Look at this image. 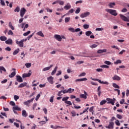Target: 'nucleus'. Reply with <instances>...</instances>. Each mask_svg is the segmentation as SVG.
Returning <instances> with one entry per match:
<instances>
[{
	"instance_id": "5701e85b",
	"label": "nucleus",
	"mask_w": 129,
	"mask_h": 129,
	"mask_svg": "<svg viewBox=\"0 0 129 129\" xmlns=\"http://www.w3.org/2000/svg\"><path fill=\"white\" fill-rule=\"evenodd\" d=\"M13 110H18L19 111H21L22 109L20 107H19V106H16L13 107Z\"/></svg>"
},
{
	"instance_id": "c756f323",
	"label": "nucleus",
	"mask_w": 129,
	"mask_h": 129,
	"mask_svg": "<svg viewBox=\"0 0 129 129\" xmlns=\"http://www.w3.org/2000/svg\"><path fill=\"white\" fill-rule=\"evenodd\" d=\"M9 27L11 29V30H15V27L12 25V22H10L9 23Z\"/></svg>"
},
{
	"instance_id": "aec40b11",
	"label": "nucleus",
	"mask_w": 129,
	"mask_h": 129,
	"mask_svg": "<svg viewBox=\"0 0 129 129\" xmlns=\"http://www.w3.org/2000/svg\"><path fill=\"white\" fill-rule=\"evenodd\" d=\"M22 116H24V117H27L28 116V113H27V111H26V110H22Z\"/></svg>"
},
{
	"instance_id": "cd10ccee",
	"label": "nucleus",
	"mask_w": 129,
	"mask_h": 129,
	"mask_svg": "<svg viewBox=\"0 0 129 129\" xmlns=\"http://www.w3.org/2000/svg\"><path fill=\"white\" fill-rule=\"evenodd\" d=\"M7 37L5 36H2L0 37L1 41H7Z\"/></svg>"
},
{
	"instance_id": "37998d69",
	"label": "nucleus",
	"mask_w": 129,
	"mask_h": 129,
	"mask_svg": "<svg viewBox=\"0 0 129 129\" xmlns=\"http://www.w3.org/2000/svg\"><path fill=\"white\" fill-rule=\"evenodd\" d=\"M70 21V17H66L64 19L65 23H68Z\"/></svg>"
},
{
	"instance_id": "4c0bfd02",
	"label": "nucleus",
	"mask_w": 129,
	"mask_h": 129,
	"mask_svg": "<svg viewBox=\"0 0 129 129\" xmlns=\"http://www.w3.org/2000/svg\"><path fill=\"white\" fill-rule=\"evenodd\" d=\"M25 66L27 68H30L31 66H32V63H25Z\"/></svg>"
},
{
	"instance_id": "6e6552de",
	"label": "nucleus",
	"mask_w": 129,
	"mask_h": 129,
	"mask_svg": "<svg viewBox=\"0 0 129 129\" xmlns=\"http://www.w3.org/2000/svg\"><path fill=\"white\" fill-rule=\"evenodd\" d=\"M25 14H26V9L22 8L20 10V17L23 18L25 16Z\"/></svg>"
},
{
	"instance_id": "a19ab883",
	"label": "nucleus",
	"mask_w": 129,
	"mask_h": 129,
	"mask_svg": "<svg viewBox=\"0 0 129 129\" xmlns=\"http://www.w3.org/2000/svg\"><path fill=\"white\" fill-rule=\"evenodd\" d=\"M63 91V90H61V91H59L57 93V96H62L63 94H62V92Z\"/></svg>"
},
{
	"instance_id": "69168bd1",
	"label": "nucleus",
	"mask_w": 129,
	"mask_h": 129,
	"mask_svg": "<svg viewBox=\"0 0 129 129\" xmlns=\"http://www.w3.org/2000/svg\"><path fill=\"white\" fill-rule=\"evenodd\" d=\"M122 13H126V12H127V9H126V8H123L122 10H121Z\"/></svg>"
},
{
	"instance_id": "c9c22d12",
	"label": "nucleus",
	"mask_w": 129,
	"mask_h": 129,
	"mask_svg": "<svg viewBox=\"0 0 129 129\" xmlns=\"http://www.w3.org/2000/svg\"><path fill=\"white\" fill-rule=\"evenodd\" d=\"M20 7H19V6H17V7H16V8L14 10V12H15V13H19V12H20Z\"/></svg>"
},
{
	"instance_id": "ddd939ff",
	"label": "nucleus",
	"mask_w": 129,
	"mask_h": 129,
	"mask_svg": "<svg viewBox=\"0 0 129 129\" xmlns=\"http://www.w3.org/2000/svg\"><path fill=\"white\" fill-rule=\"evenodd\" d=\"M113 80H116L117 81H119L121 79L120 77H119L118 76L115 75L113 77H112Z\"/></svg>"
},
{
	"instance_id": "6ab92c4d",
	"label": "nucleus",
	"mask_w": 129,
	"mask_h": 129,
	"mask_svg": "<svg viewBox=\"0 0 129 129\" xmlns=\"http://www.w3.org/2000/svg\"><path fill=\"white\" fill-rule=\"evenodd\" d=\"M64 9L66 11H68V10L71 9V5L69 3H68L66 6H65L64 7Z\"/></svg>"
},
{
	"instance_id": "bb28decb",
	"label": "nucleus",
	"mask_w": 129,
	"mask_h": 129,
	"mask_svg": "<svg viewBox=\"0 0 129 129\" xmlns=\"http://www.w3.org/2000/svg\"><path fill=\"white\" fill-rule=\"evenodd\" d=\"M57 69H58V67H55L51 73V75H54L55 73H56L57 72Z\"/></svg>"
},
{
	"instance_id": "2f4dec72",
	"label": "nucleus",
	"mask_w": 129,
	"mask_h": 129,
	"mask_svg": "<svg viewBox=\"0 0 129 129\" xmlns=\"http://www.w3.org/2000/svg\"><path fill=\"white\" fill-rule=\"evenodd\" d=\"M50 127L51 128H54V129H57V128L59 127L60 128H63L64 127L61 126H57L56 127H54L53 125H51Z\"/></svg>"
},
{
	"instance_id": "3c124183",
	"label": "nucleus",
	"mask_w": 129,
	"mask_h": 129,
	"mask_svg": "<svg viewBox=\"0 0 129 129\" xmlns=\"http://www.w3.org/2000/svg\"><path fill=\"white\" fill-rule=\"evenodd\" d=\"M104 63L106 64V65H111V62L107 60L105 61Z\"/></svg>"
},
{
	"instance_id": "c03bdc74",
	"label": "nucleus",
	"mask_w": 129,
	"mask_h": 129,
	"mask_svg": "<svg viewBox=\"0 0 129 129\" xmlns=\"http://www.w3.org/2000/svg\"><path fill=\"white\" fill-rule=\"evenodd\" d=\"M116 117L117 118H118V119H122V115H120V114H117L116 115Z\"/></svg>"
},
{
	"instance_id": "e433bc0d",
	"label": "nucleus",
	"mask_w": 129,
	"mask_h": 129,
	"mask_svg": "<svg viewBox=\"0 0 129 129\" xmlns=\"http://www.w3.org/2000/svg\"><path fill=\"white\" fill-rule=\"evenodd\" d=\"M73 13H74V9H71L70 11H69V12L67 14V15H70V14H73Z\"/></svg>"
},
{
	"instance_id": "774afa93",
	"label": "nucleus",
	"mask_w": 129,
	"mask_h": 129,
	"mask_svg": "<svg viewBox=\"0 0 129 129\" xmlns=\"http://www.w3.org/2000/svg\"><path fill=\"white\" fill-rule=\"evenodd\" d=\"M95 30L96 31H103V28H97Z\"/></svg>"
},
{
	"instance_id": "4468645a",
	"label": "nucleus",
	"mask_w": 129,
	"mask_h": 129,
	"mask_svg": "<svg viewBox=\"0 0 129 129\" xmlns=\"http://www.w3.org/2000/svg\"><path fill=\"white\" fill-rule=\"evenodd\" d=\"M16 80L18 81V82H23V78H22V77L20 76H16Z\"/></svg>"
},
{
	"instance_id": "e2e57ef3",
	"label": "nucleus",
	"mask_w": 129,
	"mask_h": 129,
	"mask_svg": "<svg viewBox=\"0 0 129 129\" xmlns=\"http://www.w3.org/2000/svg\"><path fill=\"white\" fill-rule=\"evenodd\" d=\"M71 113L72 114V116H73V117L76 116V112H75V111H73L71 112Z\"/></svg>"
},
{
	"instance_id": "864d4df0",
	"label": "nucleus",
	"mask_w": 129,
	"mask_h": 129,
	"mask_svg": "<svg viewBox=\"0 0 129 129\" xmlns=\"http://www.w3.org/2000/svg\"><path fill=\"white\" fill-rule=\"evenodd\" d=\"M101 68L108 69V68H109V66L106 65V64H104V65L101 66Z\"/></svg>"
},
{
	"instance_id": "4d7b16f0",
	"label": "nucleus",
	"mask_w": 129,
	"mask_h": 129,
	"mask_svg": "<svg viewBox=\"0 0 129 129\" xmlns=\"http://www.w3.org/2000/svg\"><path fill=\"white\" fill-rule=\"evenodd\" d=\"M46 11L47 13H53V10L52 9H50L49 8H46Z\"/></svg>"
},
{
	"instance_id": "ea45409f",
	"label": "nucleus",
	"mask_w": 129,
	"mask_h": 129,
	"mask_svg": "<svg viewBox=\"0 0 129 129\" xmlns=\"http://www.w3.org/2000/svg\"><path fill=\"white\" fill-rule=\"evenodd\" d=\"M81 11V9H80V8H78L76 10L75 14H79Z\"/></svg>"
},
{
	"instance_id": "f257e3e1",
	"label": "nucleus",
	"mask_w": 129,
	"mask_h": 129,
	"mask_svg": "<svg viewBox=\"0 0 129 129\" xmlns=\"http://www.w3.org/2000/svg\"><path fill=\"white\" fill-rule=\"evenodd\" d=\"M26 41L27 39H23L20 41H18V40H16V43L17 45H18L19 47H20V48H23V47H24V42H26Z\"/></svg>"
},
{
	"instance_id": "72a5a7b5",
	"label": "nucleus",
	"mask_w": 129,
	"mask_h": 129,
	"mask_svg": "<svg viewBox=\"0 0 129 129\" xmlns=\"http://www.w3.org/2000/svg\"><path fill=\"white\" fill-rule=\"evenodd\" d=\"M91 34H92V32L91 31L86 32V36H87L88 37H89Z\"/></svg>"
},
{
	"instance_id": "13d9d810",
	"label": "nucleus",
	"mask_w": 129,
	"mask_h": 129,
	"mask_svg": "<svg viewBox=\"0 0 129 129\" xmlns=\"http://www.w3.org/2000/svg\"><path fill=\"white\" fill-rule=\"evenodd\" d=\"M1 4L2 6H6V4L5 3V1L4 0H1Z\"/></svg>"
},
{
	"instance_id": "58836bf2",
	"label": "nucleus",
	"mask_w": 129,
	"mask_h": 129,
	"mask_svg": "<svg viewBox=\"0 0 129 129\" xmlns=\"http://www.w3.org/2000/svg\"><path fill=\"white\" fill-rule=\"evenodd\" d=\"M113 6H115V3H110L109 4V8H110L111 9L113 8Z\"/></svg>"
},
{
	"instance_id": "680f3d73",
	"label": "nucleus",
	"mask_w": 129,
	"mask_h": 129,
	"mask_svg": "<svg viewBox=\"0 0 129 129\" xmlns=\"http://www.w3.org/2000/svg\"><path fill=\"white\" fill-rule=\"evenodd\" d=\"M65 103H66L67 104H68L69 105H72V103L71 102V101H67Z\"/></svg>"
},
{
	"instance_id": "2eb2a0df",
	"label": "nucleus",
	"mask_w": 129,
	"mask_h": 129,
	"mask_svg": "<svg viewBox=\"0 0 129 129\" xmlns=\"http://www.w3.org/2000/svg\"><path fill=\"white\" fill-rule=\"evenodd\" d=\"M13 70H14V72H13V73H12L11 74V75H9V77L10 78H13V77L16 76V69H13Z\"/></svg>"
},
{
	"instance_id": "412c9836",
	"label": "nucleus",
	"mask_w": 129,
	"mask_h": 129,
	"mask_svg": "<svg viewBox=\"0 0 129 129\" xmlns=\"http://www.w3.org/2000/svg\"><path fill=\"white\" fill-rule=\"evenodd\" d=\"M25 86H27V83H26V82L21 83V84L18 86V88H22V87H25Z\"/></svg>"
},
{
	"instance_id": "338daca9",
	"label": "nucleus",
	"mask_w": 129,
	"mask_h": 129,
	"mask_svg": "<svg viewBox=\"0 0 129 129\" xmlns=\"http://www.w3.org/2000/svg\"><path fill=\"white\" fill-rule=\"evenodd\" d=\"M5 50H6V51H11L12 50V49L10 47H6V48H5Z\"/></svg>"
},
{
	"instance_id": "79ce46f5",
	"label": "nucleus",
	"mask_w": 129,
	"mask_h": 129,
	"mask_svg": "<svg viewBox=\"0 0 129 129\" xmlns=\"http://www.w3.org/2000/svg\"><path fill=\"white\" fill-rule=\"evenodd\" d=\"M69 31L72 32V33H75V29L74 28H69Z\"/></svg>"
},
{
	"instance_id": "20e7f679",
	"label": "nucleus",
	"mask_w": 129,
	"mask_h": 129,
	"mask_svg": "<svg viewBox=\"0 0 129 129\" xmlns=\"http://www.w3.org/2000/svg\"><path fill=\"white\" fill-rule=\"evenodd\" d=\"M91 79H92V80H93L94 81H98V82L99 83H101V84H106V85H108V82H107L101 81V80L98 79H93L92 78H91Z\"/></svg>"
},
{
	"instance_id": "a18cd8bd",
	"label": "nucleus",
	"mask_w": 129,
	"mask_h": 129,
	"mask_svg": "<svg viewBox=\"0 0 129 129\" xmlns=\"http://www.w3.org/2000/svg\"><path fill=\"white\" fill-rule=\"evenodd\" d=\"M83 28H84V29H88L89 28V25L84 24L83 25Z\"/></svg>"
},
{
	"instance_id": "423d86ee",
	"label": "nucleus",
	"mask_w": 129,
	"mask_h": 129,
	"mask_svg": "<svg viewBox=\"0 0 129 129\" xmlns=\"http://www.w3.org/2000/svg\"><path fill=\"white\" fill-rule=\"evenodd\" d=\"M90 15V12H87L81 14L80 15V17L83 19V18H86Z\"/></svg>"
},
{
	"instance_id": "a878e982",
	"label": "nucleus",
	"mask_w": 129,
	"mask_h": 129,
	"mask_svg": "<svg viewBox=\"0 0 129 129\" xmlns=\"http://www.w3.org/2000/svg\"><path fill=\"white\" fill-rule=\"evenodd\" d=\"M19 52H20V48H17L13 52V54L15 56V55H17Z\"/></svg>"
},
{
	"instance_id": "0eeeda50",
	"label": "nucleus",
	"mask_w": 129,
	"mask_h": 129,
	"mask_svg": "<svg viewBox=\"0 0 129 129\" xmlns=\"http://www.w3.org/2000/svg\"><path fill=\"white\" fill-rule=\"evenodd\" d=\"M34 99H35V98L31 99V100H28L27 101L24 102L23 104H24V105H26V106H29V104H30L31 102H33V101H34Z\"/></svg>"
},
{
	"instance_id": "393cba45",
	"label": "nucleus",
	"mask_w": 129,
	"mask_h": 129,
	"mask_svg": "<svg viewBox=\"0 0 129 129\" xmlns=\"http://www.w3.org/2000/svg\"><path fill=\"white\" fill-rule=\"evenodd\" d=\"M105 52H106V49H100L97 51V53L98 54H100L101 53H105Z\"/></svg>"
},
{
	"instance_id": "f3484780",
	"label": "nucleus",
	"mask_w": 129,
	"mask_h": 129,
	"mask_svg": "<svg viewBox=\"0 0 129 129\" xmlns=\"http://www.w3.org/2000/svg\"><path fill=\"white\" fill-rule=\"evenodd\" d=\"M32 75L31 73H29L28 74L24 73L22 75L23 78H26V77H30Z\"/></svg>"
},
{
	"instance_id": "9d476101",
	"label": "nucleus",
	"mask_w": 129,
	"mask_h": 129,
	"mask_svg": "<svg viewBox=\"0 0 129 129\" xmlns=\"http://www.w3.org/2000/svg\"><path fill=\"white\" fill-rule=\"evenodd\" d=\"M84 94H81L80 95V97H81V98H84V99H86L87 98V93L86 92V91H84Z\"/></svg>"
},
{
	"instance_id": "4be33fe9",
	"label": "nucleus",
	"mask_w": 129,
	"mask_h": 129,
	"mask_svg": "<svg viewBox=\"0 0 129 129\" xmlns=\"http://www.w3.org/2000/svg\"><path fill=\"white\" fill-rule=\"evenodd\" d=\"M52 66H53V64H51L49 67L44 68L43 69V71H48V70H50V69L52 68Z\"/></svg>"
},
{
	"instance_id": "39448f33",
	"label": "nucleus",
	"mask_w": 129,
	"mask_h": 129,
	"mask_svg": "<svg viewBox=\"0 0 129 129\" xmlns=\"http://www.w3.org/2000/svg\"><path fill=\"white\" fill-rule=\"evenodd\" d=\"M119 17L122 21H124V22H129L128 18L125 17V16H124L122 14H120Z\"/></svg>"
},
{
	"instance_id": "0e129e2a",
	"label": "nucleus",
	"mask_w": 129,
	"mask_h": 129,
	"mask_svg": "<svg viewBox=\"0 0 129 129\" xmlns=\"http://www.w3.org/2000/svg\"><path fill=\"white\" fill-rule=\"evenodd\" d=\"M84 63V61H78L77 62V64H78L79 65H80V64H83Z\"/></svg>"
},
{
	"instance_id": "8fccbe9b",
	"label": "nucleus",
	"mask_w": 129,
	"mask_h": 129,
	"mask_svg": "<svg viewBox=\"0 0 129 129\" xmlns=\"http://www.w3.org/2000/svg\"><path fill=\"white\" fill-rule=\"evenodd\" d=\"M31 33V31H28L27 32H25L23 34V36H28V35H29Z\"/></svg>"
},
{
	"instance_id": "6e6d98bb",
	"label": "nucleus",
	"mask_w": 129,
	"mask_h": 129,
	"mask_svg": "<svg viewBox=\"0 0 129 129\" xmlns=\"http://www.w3.org/2000/svg\"><path fill=\"white\" fill-rule=\"evenodd\" d=\"M8 34L11 35V36H13V35H14V33L13 32V31L12 30H9L8 32Z\"/></svg>"
},
{
	"instance_id": "9b49d317",
	"label": "nucleus",
	"mask_w": 129,
	"mask_h": 129,
	"mask_svg": "<svg viewBox=\"0 0 129 129\" xmlns=\"http://www.w3.org/2000/svg\"><path fill=\"white\" fill-rule=\"evenodd\" d=\"M114 123L113 122H110L108 126H106V128L112 129L113 128V125Z\"/></svg>"
},
{
	"instance_id": "09e8293b",
	"label": "nucleus",
	"mask_w": 129,
	"mask_h": 129,
	"mask_svg": "<svg viewBox=\"0 0 129 129\" xmlns=\"http://www.w3.org/2000/svg\"><path fill=\"white\" fill-rule=\"evenodd\" d=\"M0 70L4 71V72H7V70L4 67H0Z\"/></svg>"
},
{
	"instance_id": "de8ad7c7",
	"label": "nucleus",
	"mask_w": 129,
	"mask_h": 129,
	"mask_svg": "<svg viewBox=\"0 0 129 129\" xmlns=\"http://www.w3.org/2000/svg\"><path fill=\"white\" fill-rule=\"evenodd\" d=\"M121 60L118 59L114 62V64H121Z\"/></svg>"
},
{
	"instance_id": "5fc2aeb1",
	"label": "nucleus",
	"mask_w": 129,
	"mask_h": 129,
	"mask_svg": "<svg viewBox=\"0 0 129 129\" xmlns=\"http://www.w3.org/2000/svg\"><path fill=\"white\" fill-rule=\"evenodd\" d=\"M14 98L15 100L16 101H17V100H18V99H19V98H20V97H19V96H18V95H15L14 97Z\"/></svg>"
},
{
	"instance_id": "c85d7f7f",
	"label": "nucleus",
	"mask_w": 129,
	"mask_h": 129,
	"mask_svg": "<svg viewBox=\"0 0 129 129\" xmlns=\"http://www.w3.org/2000/svg\"><path fill=\"white\" fill-rule=\"evenodd\" d=\"M75 90L74 89L69 88L68 89V93H72V92H74Z\"/></svg>"
},
{
	"instance_id": "f8f14e48",
	"label": "nucleus",
	"mask_w": 129,
	"mask_h": 129,
	"mask_svg": "<svg viewBox=\"0 0 129 129\" xmlns=\"http://www.w3.org/2000/svg\"><path fill=\"white\" fill-rule=\"evenodd\" d=\"M54 38L59 42H61V41H62V37H61V36L59 35L55 34L54 35Z\"/></svg>"
},
{
	"instance_id": "1a4fd4ad",
	"label": "nucleus",
	"mask_w": 129,
	"mask_h": 129,
	"mask_svg": "<svg viewBox=\"0 0 129 129\" xmlns=\"http://www.w3.org/2000/svg\"><path fill=\"white\" fill-rule=\"evenodd\" d=\"M54 78L52 76H50L47 78V81L50 84H53L54 83Z\"/></svg>"
},
{
	"instance_id": "dca6fc26",
	"label": "nucleus",
	"mask_w": 129,
	"mask_h": 129,
	"mask_svg": "<svg viewBox=\"0 0 129 129\" xmlns=\"http://www.w3.org/2000/svg\"><path fill=\"white\" fill-rule=\"evenodd\" d=\"M87 81V78H84L82 79H78L75 80V82H80L81 81Z\"/></svg>"
},
{
	"instance_id": "473e14b6",
	"label": "nucleus",
	"mask_w": 129,
	"mask_h": 129,
	"mask_svg": "<svg viewBox=\"0 0 129 129\" xmlns=\"http://www.w3.org/2000/svg\"><path fill=\"white\" fill-rule=\"evenodd\" d=\"M68 99H69V97H64L62 99V101H64V103H66V102L67 101V100H68Z\"/></svg>"
},
{
	"instance_id": "f03ea898",
	"label": "nucleus",
	"mask_w": 129,
	"mask_h": 129,
	"mask_svg": "<svg viewBox=\"0 0 129 129\" xmlns=\"http://www.w3.org/2000/svg\"><path fill=\"white\" fill-rule=\"evenodd\" d=\"M105 11L106 12H107V13H109V14H110L112 16H114V17H116V16H117V13H116V10L106 9H105Z\"/></svg>"
},
{
	"instance_id": "052dcab7",
	"label": "nucleus",
	"mask_w": 129,
	"mask_h": 129,
	"mask_svg": "<svg viewBox=\"0 0 129 129\" xmlns=\"http://www.w3.org/2000/svg\"><path fill=\"white\" fill-rule=\"evenodd\" d=\"M85 75H86V73H82L80 75H79V77H82L83 76H85Z\"/></svg>"
},
{
	"instance_id": "f704fd0d",
	"label": "nucleus",
	"mask_w": 129,
	"mask_h": 129,
	"mask_svg": "<svg viewBox=\"0 0 129 129\" xmlns=\"http://www.w3.org/2000/svg\"><path fill=\"white\" fill-rule=\"evenodd\" d=\"M112 86L114 88H118V89H119V86L117 85V84H116L114 83L112 84Z\"/></svg>"
},
{
	"instance_id": "b1692460",
	"label": "nucleus",
	"mask_w": 129,
	"mask_h": 129,
	"mask_svg": "<svg viewBox=\"0 0 129 129\" xmlns=\"http://www.w3.org/2000/svg\"><path fill=\"white\" fill-rule=\"evenodd\" d=\"M36 35L38 36H40V37H45V35H44V34H43V32L42 31H39L37 33H36Z\"/></svg>"
},
{
	"instance_id": "a211bd4d",
	"label": "nucleus",
	"mask_w": 129,
	"mask_h": 129,
	"mask_svg": "<svg viewBox=\"0 0 129 129\" xmlns=\"http://www.w3.org/2000/svg\"><path fill=\"white\" fill-rule=\"evenodd\" d=\"M5 43L7 45H12L13 44V40L12 39H9L5 41Z\"/></svg>"
},
{
	"instance_id": "bf43d9fd",
	"label": "nucleus",
	"mask_w": 129,
	"mask_h": 129,
	"mask_svg": "<svg viewBox=\"0 0 129 129\" xmlns=\"http://www.w3.org/2000/svg\"><path fill=\"white\" fill-rule=\"evenodd\" d=\"M115 123V124H116V125H118V126L120 125V123H119V121L118 120H116Z\"/></svg>"
},
{
	"instance_id": "603ef678",
	"label": "nucleus",
	"mask_w": 129,
	"mask_h": 129,
	"mask_svg": "<svg viewBox=\"0 0 129 129\" xmlns=\"http://www.w3.org/2000/svg\"><path fill=\"white\" fill-rule=\"evenodd\" d=\"M58 4L60 5V6H63V5H64V2L60 0H58Z\"/></svg>"
},
{
	"instance_id": "7c9ffc66",
	"label": "nucleus",
	"mask_w": 129,
	"mask_h": 129,
	"mask_svg": "<svg viewBox=\"0 0 129 129\" xmlns=\"http://www.w3.org/2000/svg\"><path fill=\"white\" fill-rule=\"evenodd\" d=\"M107 102V101L106 100H103L100 102V105H103L104 104H105Z\"/></svg>"
},
{
	"instance_id": "7ed1b4c3",
	"label": "nucleus",
	"mask_w": 129,
	"mask_h": 129,
	"mask_svg": "<svg viewBox=\"0 0 129 129\" xmlns=\"http://www.w3.org/2000/svg\"><path fill=\"white\" fill-rule=\"evenodd\" d=\"M106 101L107 102V103L108 104H112V105H114V103H115V98H113V99L109 98H106Z\"/></svg>"
},
{
	"instance_id": "49530a36",
	"label": "nucleus",
	"mask_w": 129,
	"mask_h": 129,
	"mask_svg": "<svg viewBox=\"0 0 129 129\" xmlns=\"http://www.w3.org/2000/svg\"><path fill=\"white\" fill-rule=\"evenodd\" d=\"M97 46H98L97 44H92V45H91L90 47L92 49H93L94 48H96V47H97Z\"/></svg>"
}]
</instances>
